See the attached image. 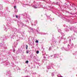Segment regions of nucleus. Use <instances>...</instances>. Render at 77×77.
Wrapping results in <instances>:
<instances>
[{
  "label": "nucleus",
  "instance_id": "obj_3",
  "mask_svg": "<svg viewBox=\"0 0 77 77\" xmlns=\"http://www.w3.org/2000/svg\"><path fill=\"white\" fill-rule=\"evenodd\" d=\"M28 48V45H26V50H27Z\"/></svg>",
  "mask_w": 77,
  "mask_h": 77
},
{
  "label": "nucleus",
  "instance_id": "obj_4",
  "mask_svg": "<svg viewBox=\"0 0 77 77\" xmlns=\"http://www.w3.org/2000/svg\"><path fill=\"white\" fill-rule=\"evenodd\" d=\"M39 51H36V53L37 54H38V53H39Z\"/></svg>",
  "mask_w": 77,
  "mask_h": 77
},
{
  "label": "nucleus",
  "instance_id": "obj_7",
  "mask_svg": "<svg viewBox=\"0 0 77 77\" xmlns=\"http://www.w3.org/2000/svg\"><path fill=\"white\" fill-rule=\"evenodd\" d=\"M14 9H16V6H14Z\"/></svg>",
  "mask_w": 77,
  "mask_h": 77
},
{
  "label": "nucleus",
  "instance_id": "obj_5",
  "mask_svg": "<svg viewBox=\"0 0 77 77\" xmlns=\"http://www.w3.org/2000/svg\"><path fill=\"white\" fill-rule=\"evenodd\" d=\"M15 17H16V18H18V16H17V15H16V16H15Z\"/></svg>",
  "mask_w": 77,
  "mask_h": 77
},
{
  "label": "nucleus",
  "instance_id": "obj_6",
  "mask_svg": "<svg viewBox=\"0 0 77 77\" xmlns=\"http://www.w3.org/2000/svg\"><path fill=\"white\" fill-rule=\"evenodd\" d=\"M26 53H27L28 54H29V51H26Z\"/></svg>",
  "mask_w": 77,
  "mask_h": 77
},
{
  "label": "nucleus",
  "instance_id": "obj_1",
  "mask_svg": "<svg viewBox=\"0 0 77 77\" xmlns=\"http://www.w3.org/2000/svg\"><path fill=\"white\" fill-rule=\"evenodd\" d=\"M25 63H29V61L28 60L26 61Z\"/></svg>",
  "mask_w": 77,
  "mask_h": 77
},
{
  "label": "nucleus",
  "instance_id": "obj_2",
  "mask_svg": "<svg viewBox=\"0 0 77 77\" xmlns=\"http://www.w3.org/2000/svg\"><path fill=\"white\" fill-rule=\"evenodd\" d=\"M36 43H38L39 42V41H38V40H37L35 41Z\"/></svg>",
  "mask_w": 77,
  "mask_h": 77
}]
</instances>
